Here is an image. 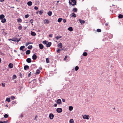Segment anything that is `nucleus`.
<instances>
[{"label":"nucleus","instance_id":"nucleus-1","mask_svg":"<svg viewBox=\"0 0 123 123\" xmlns=\"http://www.w3.org/2000/svg\"><path fill=\"white\" fill-rule=\"evenodd\" d=\"M69 2L70 5H72L73 6L76 5V1L75 0H70Z\"/></svg>","mask_w":123,"mask_h":123},{"label":"nucleus","instance_id":"nucleus-2","mask_svg":"<svg viewBox=\"0 0 123 123\" xmlns=\"http://www.w3.org/2000/svg\"><path fill=\"white\" fill-rule=\"evenodd\" d=\"M57 112L58 113H60L62 111V109L60 108H58L56 109Z\"/></svg>","mask_w":123,"mask_h":123},{"label":"nucleus","instance_id":"nucleus-3","mask_svg":"<svg viewBox=\"0 0 123 123\" xmlns=\"http://www.w3.org/2000/svg\"><path fill=\"white\" fill-rule=\"evenodd\" d=\"M54 117V115L52 113H50L49 115V117L50 119H52Z\"/></svg>","mask_w":123,"mask_h":123},{"label":"nucleus","instance_id":"nucleus-4","mask_svg":"<svg viewBox=\"0 0 123 123\" xmlns=\"http://www.w3.org/2000/svg\"><path fill=\"white\" fill-rule=\"evenodd\" d=\"M89 115H84L83 116V118L84 119H89Z\"/></svg>","mask_w":123,"mask_h":123},{"label":"nucleus","instance_id":"nucleus-5","mask_svg":"<svg viewBox=\"0 0 123 123\" xmlns=\"http://www.w3.org/2000/svg\"><path fill=\"white\" fill-rule=\"evenodd\" d=\"M37 57V55L35 54H33L32 57V59L34 60H36V59Z\"/></svg>","mask_w":123,"mask_h":123},{"label":"nucleus","instance_id":"nucleus-6","mask_svg":"<svg viewBox=\"0 0 123 123\" xmlns=\"http://www.w3.org/2000/svg\"><path fill=\"white\" fill-rule=\"evenodd\" d=\"M78 20L80 21L81 24V25L84 24L85 23V21L84 20H83L82 19H79Z\"/></svg>","mask_w":123,"mask_h":123},{"label":"nucleus","instance_id":"nucleus-7","mask_svg":"<svg viewBox=\"0 0 123 123\" xmlns=\"http://www.w3.org/2000/svg\"><path fill=\"white\" fill-rule=\"evenodd\" d=\"M57 103L58 104L60 105L62 104L61 100L60 99H58L57 100Z\"/></svg>","mask_w":123,"mask_h":123},{"label":"nucleus","instance_id":"nucleus-8","mask_svg":"<svg viewBox=\"0 0 123 123\" xmlns=\"http://www.w3.org/2000/svg\"><path fill=\"white\" fill-rule=\"evenodd\" d=\"M26 61L28 63H30L31 62V59L30 58H28L26 59Z\"/></svg>","mask_w":123,"mask_h":123},{"label":"nucleus","instance_id":"nucleus-9","mask_svg":"<svg viewBox=\"0 0 123 123\" xmlns=\"http://www.w3.org/2000/svg\"><path fill=\"white\" fill-rule=\"evenodd\" d=\"M52 44V43L51 42H49L47 44L46 46L47 47H49Z\"/></svg>","mask_w":123,"mask_h":123},{"label":"nucleus","instance_id":"nucleus-10","mask_svg":"<svg viewBox=\"0 0 123 123\" xmlns=\"http://www.w3.org/2000/svg\"><path fill=\"white\" fill-rule=\"evenodd\" d=\"M39 46V48L41 49H42L43 48L44 46L41 43H40Z\"/></svg>","mask_w":123,"mask_h":123},{"label":"nucleus","instance_id":"nucleus-11","mask_svg":"<svg viewBox=\"0 0 123 123\" xmlns=\"http://www.w3.org/2000/svg\"><path fill=\"white\" fill-rule=\"evenodd\" d=\"M71 17L75 18L76 17V15L75 14L74 12H73L70 15Z\"/></svg>","mask_w":123,"mask_h":123},{"label":"nucleus","instance_id":"nucleus-12","mask_svg":"<svg viewBox=\"0 0 123 123\" xmlns=\"http://www.w3.org/2000/svg\"><path fill=\"white\" fill-rule=\"evenodd\" d=\"M8 67L10 68H12L13 67V64L11 63H10L8 65Z\"/></svg>","mask_w":123,"mask_h":123},{"label":"nucleus","instance_id":"nucleus-13","mask_svg":"<svg viewBox=\"0 0 123 123\" xmlns=\"http://www.w3.org/2000/svg\"><path fill=\"white\" fill-rule=\"evenodd\" d=\"M16 38H12V39H8V40H9V41H13L14 42H16Z\"/></svg>","mask_w":123,"mask_h":123},{"label":"nucleus","instance_id":"nucleus-14","mask_svg":"<svg viewBox=\"0 0 123 123\" xmlns=\"http://www.w3.org/2000/svg\"><path fill=\"white\" fill-rule=\"evenodd\" d=\"M29 68V67L28 65H25L24 66V68L25 70L28 69Z\"/></svg>","mask_w":123,"mask_h":123},{"label":"nucleus","instance_id":"nucleus-15","mask_svg":"<svg viewBox=\"0 0 123 123\" xmlns=\"http://www.w3.org/2000/svg\"><path fill=\"white\" fill-rule=\"evenodd\" d=\"M33 43L31 42V43L30 42H26V43L25 44V46H27L29 44H32Z\"/></svg>","mask_w":123,"mask_h":123},{"label":"nucleus","instance_id":"nucleus-16","mask_svg":"<svg viewBox=\"0 0 123 123\" xmlns=\"http://www.w3.org/2000/svg\"><path fill=\"white\" fill-rule=\"evenodd\" d=\"M68 30L69 31H72L73 29V28L72 27H70L68 28Z\"/></svg>","mask_w":123,"mask_h":123},{"label":"nucleus","instance_id":"nucleus-17","mask_svg":"<svg viewBox=\"0 0 123 123\" xmlns=\"http://www.w3.org/2000/svg\"><path fill=\"white\" fill-rule=\"evenodd\" d=\"M4 17L5 16L3 14H1L0 15V19L1 20L4 18Z\"/></svg>","mask_w":123,"mask_h":123},{"label":"nucleus","instance_id":"nucleus-18","mask_svg":"<svg viewBox=\"0 0 123 123\" xmlns=\"http://www.w3.org/2000/svg\"><path fill=\"white\" fill-rule=\"evenodd\" d=\"M44 23L45 24H48L49 23V20L48 19H45L44 20Z\"/></svg>","mask_w":123,"mask_h":123},{"label":"nucleus","instance_id":"nucleus-19","mask_svg":"<svg viewBox=\"0 0 123 123\" xmlns=\"http://www.w3.org/2000/svg\"><path fill=\"white\" fill-rule=\"evenodd\" d=\"M31 34L32 36H35L36 35V33L32 31H31Z\"/></svg>","mask_w":123,"mask_h":123},{"label":"nucleus","instance_id":"nucleus-20","mask_svg":"<svg viewBox=\"0 0 123 123\" xmlns=\"http://www.w3.org/2000/svg\"><path fill=\"white\" fill-rule=\"evenodd\" d=\"M32 2L31 1H29L27 2V4L29 6H31L32 5Z\"/></svg>","mask_w":123,"mask_h":123},{"label":"nucleus","instance_id":"nucleus-21","mask_svg":"<svg viewBox=\"0 0 123 123\" xmlns=\"http://www.w3.org/2000/svg\"><path fill=\"white\" fill-rule=\"evenodd\" d=\"M35 4L36 5H38L40 4V2L38 0H37L35 1Z\"/></svg>","mask_w":123,"mask_h":123},{"label":"nucleus","instance_id":"nucleus-22","mask_svg":"<svg viewBox=\"0 0 123 123\" xmlns=\"http://www.w3.org/2000/svg\"><path fill=\"white\" fill-rule=\"evenodd\" d=\"M36 66V65L35 64H32L31 66V67L32 68H35Z\"/></svg>","mask_w":123,"mask_h":123},{"label":"nucleus","instance_id":"nucleus-23","mask_svg":"<svg viewBox=\"0 0 123 123\" xmlns=\"http://www.w3.org/2000/svg\"><path fill=\"white\" fill-rule=\"evenodd\" d=\"M48 15L49 16H51L52 14V12L51 11H49L47 13Z\"/></svg>","mask_w":123,"mask_h":123},{"label":"nucleus","instance_id":"nucleus-24","mask_svg":"<svg viewBox=\"0 0 123 123\" xmlns=\"http://www.w3.org/2000/svg\"><path fill=\"white\" fill-rule=\"evenodd\" d=\"M1 22L3 23H5V22H6V20L5 18H3V19H1Z\"/></svg>","mask_w":123,"mask_h":123},{"label":"nucleus","instance_id":"nucleus-25","mask_svg":"<svg viewBox=\"0 0 123 123\" xmlns=\"http://www.w3.org/2000/svg\"><path fill=\"white\" fill-rule=\"evenodd\" d=\"M72 11L74 12H76L77 11V8H74L73 9Z\"/></svg>","mask_w":123,"mask_h":123},{"label":"nucleus","instance_id":"nucleus-26","mask_svg":"<svg viewBox=\"0 0 123 123\" xmlns=\"http://www.w3.org/2000/svg\"><path fill=\"white\" fill-rule=\"evenodd\" d=\"M30 53V50H27L26 52V55H29Z\"/></svg>","mask_w":123,"mask_h":123},{"label":"nucleus","instance_id":"nucleus-27","mask_svg":"<svg viewBox=\"0 0 123 123\" xmlns=\"http://www.w3.org/2000/svg\"><path fill=\"white\" fill-rule=\"evenodd\" d=\"M73 109V107L72 106H70L69 107V110L70 111H72Z\"/></svg>","mask_w":123,"mask_h":123},{"label":"nucleus","instance_id":"nucleus-28","mask_svg":"<svg viewBox=\"0 0 123 123\" xmlns=\"http://www.w3.org/2000/svg\"><path fill=\"white\" fill-rule=\"evenodd\" d=\"M123 15L121 14H119L118 16V17L119 18H123Z\"/></svg>","mask_w":123,"mask_h":123},{"label":"nucleus","instance_id":"nucleus-29","mask_svg":"<svg viewBox=\"0 0 123 123\" xmlns=\"http://www.w3.org/2000/svg\"><path fill=\"white\" fill-rule=\"evenodd\" d=\"M40 71L39 69H37V70L36 71V74H38L40 73Z\"/></svg>","mask_w":123,"mask_h":123},{"label":"nucleus","instance_id":"nucleus-30","mask_svg":"<svg viewBox=\"0 0 123 123\" xmlns=\"http://www.w3.org/2000/svg\"><path fill=\"white\" fill-rule=\"evenodd\" d=\"M62 36H57L56 37H55V38L56 39V40H58L59 38H61Z\"/></svg>","mask_w":123,"mask_h":123},{"label":"nucleus","instance_id":"nucleus-31","mask_svg":"<svg viewBox=\"0 0 123 123\" xmlns=\"http://www.w3.org/2000/svg\"><path fill=\"white\" fill-rule=\"evenodd\" d=\"M27 48L29 49H31L32 48V45H29Z\"/></svg>","mask_w":123,"mask_h":123},{"label":"nucleus","instance_id":"nucleus-32","mask_svg":"<svg viewBox=\"0 0 123 123\" xmlns=\"http://www.w3.org/2000/svg\"><path fill=\"white\" fill-rule=\"evenodd\" d=\"M25 47L24 46H22L20 47L19 49L20 50H22Z\"/></svg>","mask_w":123,"mask_h":123},{"label":"nucleus","instance_id":"nucleus-33","mask_svg":"<svg viewBox=\"0 0 123 123\" xmlns=\"http://www.w3.org/2000/svg\"><path fill=\"white\" fill-rule=\"evenodd\" d=\"M6 101H7L8 102H9L10 101V98H6Z\"/></svg>","mask_w":123,"mask_h":123},{"label":"nucleus","instance_id":"nucleus-34","mask_svg":"<svg viewBox=\"0 0 123 123\" xmlns=\"http://www.w3.org/2000/svg\"><path fill=\"white\" fill-rule=\"evenodd\" d=\"M62 19V18H59L58 20L57 21L59 22H60Z\"/></svg>","mask_w":123,"mask_h":123},{"label":"nucleus","instance_id":"nucleus-35","mask_svg":"<svg viewBox=\"0 0 123 123\" xmlns=\"http://www.w3.org/2000/svg\"><path fill=\"white\" fill-rule=\"evenodd\" d=\"M17 21L18 22H22V20L20 18H19L17 20Z\"/></svg>","mask_w":123,"mask_h":123},{"label":"nucleus","instance_id":"nucleus-36","mask_svg":"<svg viewBox=\"0 0 123 123\" xmlns=\"http://www.w3.org/2000/svg\"><path fill=\"white\" fill-rule=\"evenodd\" d=\"M38 12H39V13L40 15H42L43 13V10H41L40 11H39Z\"/></svg>","mask_w":123,"mask_h":123},{"label":"nucleus","instance_id":"nucleus-37","mask_svg":"<svg viewBox=\"0 0 123 123\" xmlns=\"http://www.w3.org/2000/svg\"><path fill=\"white\" fill-rule=\"evenodd\" d=\"M87 55V52H85L83 53V55L84 56H86Z\"/></svg>","mask_w":123,"mask_h":123},{"label":"nucleus","instance_id":"nucleus-38","mask_svg":"<svg viewBox=\"0 0 123 123\" xmlns=\"http://www.w3.org/2000/svg\"><path fill=\"white\" fill-rule=\"evenodd\" d=\"M4 117L5 118H7L8 117V115L7 114H5L4 115Z\"/></svg>","mask_w":123,"mask_h":123},{"label":"nucleus","instance_id":"nucleus-39","mask_svg":"<svg viewBox=\"0 0 123 123\" xmlns=\"http://www.w3.org/2000/svg\"><path fill=\"white\" fill-rule=\"evenodd\" d=\"M74 122V120L73 119H71L69 121V123H73Z\"/></svg>","mask_w":123,"mask_h":123},{"label":"nucleus","instance_id":"nucleus-40","mask_svg":"<svg viewBox=\"0 0 123 123\" xmlns=\"http://www.w3.org/2000/svg\"><path fill=\"white\" fill-rule=\"evenodd\" d=\"M59 47L60 48H62V44L61 43H59Z\"/></svg>","mask_w":123,"mask_h":123},{"label":"nucleus","instance_id":"nucleus-41","mask_svg":"<svg viewBox=\"0 0 123 123\" xmlns=\"http://www.w3.org/2000/svg\"><path fill=\"white\" fill-rule=\"evenodd\" d=\"M79 69V67L78 66H77L75 67V70L76 71L78 70V69Z\"/></svg>","mask_w":123,"mask_h":123},{"label":"nucleus","instance_id":"nucleus-42","mask_svg":"<svg viewBox=\"0 0 123 123\" xmlns=\"http://www.w3.org/2000/svg\"><path fill=\"white\" fill-rule=\"evenodd\" d=\"M16 76L15 75H14L13 76L12 79H15L16 78Z\"/></svg>","mask_w":123,"mask_h":123},{"label":"nucleus","instance_id":"nucleus-43","mask_svg":"<svg viewBox=\"0 0 123 123\" xmlns=\"http://www.w3.org/2000/svg\"><path fill=\"white\" fill-rule=\"evenodd\" d=\"M47 42L46 41V40L43 41V43L44 44H46L47 43Z\"/></svg>","mask_w":123,"mask_h":123},{"label":"nucleus","instance_id":"nucleus-44","mask_svg":"<svg viewBox=\"0 0 123 123\" xmlns=\"http://www.w3.org/2000/svg\"><path fill=\"white\" fill-rule=\"evenodd\" d=\"M61 51V49H58L56 50V52L58 53H60Z\"/></svg>","mask_w":123,"mask_h":123},{"label":"nucleus","instance_id":"nucleus-45","mask_svg":"<svg viewBox=\"0 0 123 123\" xmlns=\"http://www.w3.org/2000/svg\"><path fill=\"white\" fill-rule=\"evenodd\" d=\"M22 28V27L21 26H18V29L19 30H21Z\"/></svg>","mask_w":123,"mask_h":123},{"label":"nucleus","instance_id":"nucleus-46","mask_svg":"<svg viewBox=\"0 0 123 123\" xmlns=\"http://www.w3.org/2000/svg\"><path fill=\"white\" fill-rule=\"evenodd\" d=\"M46 61L47 63H48L49 62V59L48 58H47L46 59Z\"/></svg>","mask_w":123,"mask_h":123},{"label":"nucleus","instance_id":"nucleus-47","mask_svg":"<svg viewBox=\"0 0 123 123\" xmlns=\"http://www.w3.org/2000/svg\"><path fill=\"white\" fill-rule=\"evenodd\" d=\"M11 98L12 100L14 99L15 98V97L13 96H11Z\"/></svg>","mask_w":123,"mask_h":123},{"label":"nucleus","instance_id":"nucleus-48","mask_svg":"<svg viewBox=\"0 0 123 123\" xmlns=\"http://www.w3.org/2000/svg\"><path fill=\"white\" fill-rule=\"evenodd\" d=\"M16 101H13L12 102V103L13 104H16Z\"/></svg>","mask_w":123,"mask_h":123},{"label":"nucleus","instance_id":"nucleus-49","mask_svg":"<svg viewBox=\"0 0 123 123\" xmlns=\"http://www.w3.org/2000/svg\"><path fill=\"white\" fill-rule=\"evenodd\" d=\"M97 31L98 32H100L101 31V30L100 29H98L97 30Z\"/></svg>","mask_w":123,"mask_h":123},{"label":"nucleus","instance_id":"nucleus-50","mask_svg":"<svg viewBox=\"0 0 123 123\" xmlns=\"http://www.w3.org/2000/svg\"><path fill=\"white\" fill-rule=\"evenodd\" d=\"M20 39H21L20 38L18 40V39H17V38H16V42H18L19 41H20Z\"/></svg>","mask_w":123,"mask_h":123},{"label":"nucleus","instance_id":"nucleus-51","mask_svg":"<svg viewBox=\"0 0 123 123\" xmlns=\"http://www.w3.org/2000/svg\"><path fill=\"white\" fill-rule=\"evenodd\" d=\"M29 16L28 14H27L25 15V18H28L29 17Z\"/></svg>","mask_w":123,"mask_h":123},{"label":"nucleus","instance_id":"nucleus-52","mask_svg":"<svg viewBox=\"0 0 123 123\" xmlns=\"http://www.w3.org/2000/svg\"><path fill=\"white\" fill-rule=\"evenodd\" d=\"M67 49L66 48H62L61 49V50H66Z\"/></svg>","mask_w":123,"mask_h":123},{"label":"nucleus","instance_id":"nucleus-53","mask_svg":"<svg viewBox=\"0 0 123 123\" xmlns=\"http://www.w3.org/2000/svg\"><path fill=\"white\" fill-rule=\"evenodd\" d=\"M33 20L32 19H31V20H30V22H31V24H32L33 23Z\"/></svg>","mask_w":123,"mask_h":123},{"label":"nucleus","instance_id":"nucleus-54","mask_svg":"<svg viewBox=\"0 0 123 123\" xmlns=\"http://www.w3.org/2000/svg\"><path fill=\"white\" fill-rule=\"evenodd\" d=\"M34 9L36 10H37L38 8L36 6H35L34 7Z\"/></svg>","mask_w":123,"mask_h":123},{"label":"nucleus","instance_id":"nucleus-55","mask_svg":"<svg viewBox=\"0 0 123 123\" xmlns=\"http://www.w3.org/2000/svg\"><path fill=\"white\" fill-rule=\"evenodd\" d=\"M67 57H68V56L67 55H66L64 57V60H65L66 59Z\"/></svg>","mask_w":123,"mask_h":123},{"label":"nucleus","instance_id":"nucleus-56","mask_svg":"<svg viewBox=\"0 0 123 123\" xmlns=\"http://www.w3.org/2000/svg\"><path fill=\"white\" fill-rule=\"evenodd\" d=\"M8 120H6V121H4L3 122V123H8Z\"/></svg>","mask_w":123,"mask_h":123},{"label":"nucleus","instance_id":"nucleus-57","mask_svg":"<svg viewBox=\"0 0 123 123\" xmlns=\"http://www.w3.org/2000/svg\"><path fill=\"white\" fill-rule=\"evenodd\" d=\"M52 34H50L49 35V37H52Z\"/></svg>","mask_w":123,"mask_h":123},{"label":"nucleus","instance_id":"nucleus-58","mask_svg":"<svg viewBox=\"0 0 123 123\" xmlns=\"http://www.w3.org/2000/svg\"><path fill=\"white\" fill-rule=\"evenodd\" d=\"M63 21L64 23H65L66 22V19H63Z\"/></svg>","mask_w":123,"mask_h":123},{"label":"nucleus","instance_id":"nucleus-59","mask_svg":"<svg viewBox=\"0 0 123 123\" xmlns=\"http://www.w3.org/2000/svg\"><path fill=\"white\" fill-rule=\"evenodd\" d=\"M30 73H29V74H28V76L29 77H30L31 76V72H30Z\"/></svg>","mask_w":123,"mask_h":123},{"label":"nucleus","instance_id":"nucleus-60","mask_svg":"<svg viewBox=\"0 0 123 123\" xmlns=\"http://www.w3.org/2000/svg\"><path fill=\"white\" fill-rule=\"evenodd\" d=\"M62 101L64 102H65V99L63 98L62 99Z\"/></svg>","mask_w":123,"mask_h":123},{"label":"nucleus","instance_id":"nucleus-61","mask_svg":"<svg viewBox=\"0 0 123 123\" xmlns=\"http://www.w3.org/2000/svg\"><path fill=\"white\" fill-rule=\"evenodd\" d=\"M2 85L3 87H5V84H4L3 83H2Z\"/></svg>","mask_w":123,"mask_h":123},{"label":"nucleus","instance_id":"nucleus-62","mask_svg":"<svg viewBox=\"0 0 123 123\" xmlns=\"http://www.w3.org/2000/svg\"><path fill=\"white\" fill-rule=\"evenodd\" d=\"M20 117L21 118L23 117H24L23 115L22 114H21L20 116Z\"/></svg>","mask_w":123,"mask_h":123},{"label":"nucleus","instance_id":"nucleus-63","mask_svg":"<svg viewBox=\"0 0 123 123\" xmlns=\"http://www.w3.org/2000/svg\"><path fill=\"white\" fill-rule=\"evenodd\" d=\"M57 104H55L54 105V106H55V107H56L57 106Z\"/></svg>","mask_w":123,"mask_h":123},{"label":"nucleus","instance_id":"nucleus-64","mask_svg":"<svg viewBox=\"0 0 123 123\" xmlns=\"http://www.w3.org/2000/svg\"><path fill=\"white\" fill-rule=\"evenodd\" d=\"M20 76L21 77V78H22V75L21 73H20Z\"/></svg>","mask_w":123,"mask_h":123}]
</instances>
